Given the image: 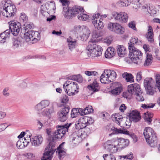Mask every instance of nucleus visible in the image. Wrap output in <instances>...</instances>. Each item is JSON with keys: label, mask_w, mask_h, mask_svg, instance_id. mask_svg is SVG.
<instances>
[{"label": "nucleus", "mask_w": 160, "mask_h": 160, "mask_svg": "<svg viewBox=\"0 0 160 160\" xmlns=\"http://www.w3.org/2000/svg\"><path fill=\"white\" fill-rule=\"evenodd\" d=\"M84 10L83 12H80L79 13H80L78 16V18L80 20L85 21L88 19L89 17L87 14L83 13L84 12Z\"/></svg>", "instance_id": "nucleus-37"}, {"label": "nucleus", "mask_w": 160, "mask_h": 160, "mask_svg": "<svg viewBox=\"0 0 160 160\" xmlns=\"http://www.w3.org/2000/svg\"><path fill=\"white\" fill-rule=\"evenodd\" d=\"M128 92L132 95H134L141 91L140 86L137 83L130 84L128 86Z\"/></svg>", "instance_id": "nucleus-16"}, {"label": "nucleus", "mask_w": 160, "mask_h": 160, "mask_svg": "<svg viewBox=\"0 0 160 160\" xmlns=\"http://www.w3.org/2000/svg\"><path fill=\"white\" fill-rule=\"evenodd\" d=\"M102 157L104 160H116L114 155L111 153L109 154H104Z\"/></svg>", "instance_id": "nucleus-38"}, {"label": "nucleus", "mask_w": 160, "mask_h": 160, "mask_svg": "<svg viewBox=\"0 0 160 160\" xmlns=\"http://www.w3.org/2000/svg\"><path fill=\"white\" fill-rule=\"evenodd\" d=\"M129 116L133 122H137L141 119L139 112L137 110H132L129 113Z\"/></svg>", "instance_id": "nucleus-18"}, {"label": "nucleus", "mask_w": 160, "mask_h": 160, "mask_svg": "<svg viewBox=\"0 0 160 160\" xmlns=\"http://www.w3.org/2000/svg\"><path fill=\"white\" fill-rule=\"evenodd\" d=\"M117 52L118 55L120 57H123L126 53V48L122 45L118 46Z\"/></svg>", "instance_id": "nucleus-31"}, {"label": "nucleus", "mask_w": 160, "mask_h": 160, "mask_svg": "<svg viewBox=\"0 0 160 160\" xmlns=\"http://www.w3.org/2000/svg\"><path fill=\"white\" fill-rule=\"evenodd\" d=\"M28 17L24 13H21L20 16V19L22 20L23 22H26L28 20Z\"/></svg>", "instance_id": "nucleus-54"}, {"label": "nucleus", "mask_w": 160, "mask_h": 160, "mask_svg": "<svg viewBox=\"0 0 160 160\" xmlns=\"http://www.w3.org/2000/svg\"><path fill=\"white\" fill-rule=\"evenodd\" d=\"M112 119L116 123L118 124L119 125H120L121 122L122 120V117L118 113H116L113 115L112 116Z\"/></svg>", "instance_id": "nucleus-29"}, {"label": "nucleus", "mask_w": 160, "mask_h": 160, "mask_svg": "<svg viewBox=\"0 0 160 160\" xmlns=\"http://www.w3.org/2000/svg\"><path fill=\"white\" fill-rule=\"evenodd\" d=\"M156 88V87H148V88L146 89V92L147 94L150 95H153L157 92Z\"/></svg>", "instance_id": "nucleus-35"}, {"label": "nucleus", "mask_w": 160, "mask_h": 160, "mask_svg": "<svg viewBox=\"0 0 160 160\" xmlns=\"http://www.w3.org/2000/svg\"><path fill=\"white\" fill-rule=\"evenodd\" d=\"M93 111V109L91 106H88L85 108L82 111L84 114H88L92 113Z\"/></svg>", "instance_id": "nucleus-40"}, {"label": "nucleus", "mask_w": 160, "mask_h": 160, "mask_svg": "<svg viewBox=\"0 0 160 160\" xmlns=\"http://www.w3.org/2000/svg\"><path fill=\"white\" fill-rule=\"evenodd\" d=\"M43 141V138L41 135H39L32 138L31 140V143L32 146L38 147L41 144Z\"/></svg>", "instance_id": "nucleus-19"}, {"label": "nucleus", "mask_w": 160, "mask_h": 160, "mask_svg": "<svg viewBox=\"0 0 160 160\" xmlns=\"http://www.w3.org/2000/svg\"><path fill=\"white\" fill-rule=\"evenodd\" d=\"M123 78H125L127 82H134L133 77L131 74H129L127 72H124L122 75Z\"/></svg>", "instance_id": "nucleus-36"}, {"label": "nucleus", "mask_w": 160, "mask_h": 160, "mask_svg": "<svg viewBox=\"0 0 160 160\" xmlns=\"http://www.w3.org/2000/svg\"><path fill=\"white\" fill-rule=\"evenodd\" d=\"M69 101V98L68 96L66 95H63L61 99V102L62 103L66 104Z\"/></svg>", "instance_id": "nucleus-53"}, {"label": "nucleus", "mask_w": 160, "mask_h": 160, "mask_svg": "<svg viewBox=\"0 0 160 160\" xmlns=\"http://www.w3.org/2000/svg\"><path fill=\"white\" fill-rule=\"evenodd\" d=\"M133 139L134 142H136L138 140L137 137L133 133H131L128 134Z\"/></svg>", "instance_id": "nucleus-61"}, {"label": "nucleus", "mask_w": 160, "mask_h": 160, "mask_svg": "<svg viewBox=\"0 0 160 160\" xmlns=\"http://www.w3.org/2000/svg\"><path fill=\"white\" fill-rule=\"evenodd\" d=\"M16 146L18 148H24V145L21 140H19L17 142Z\"/></svg>", "instance_id": "nucleus-58"}, {"label": "nucleus", "mask_w": 160, "mask_h": 160, "mask_svg": "<svg viewBox=\"0 0 160 160\" xmlns=\"http://www.w3.org/2000/svg\"><path fill=\"white\" fill-rule=\"evenodd\" d=\"M10 31L8 30L0 34V42L4 43L5 42L6 40L10 36Z\"/></svg>", "instance_id": "nucleus-26"}, {"label": "nucleus", "mask_w": 160, "mask_h": 160, "mask_svg": "<svg viewBox=\"0 0 160 160\" xmlns=\"http://www.w3.org/2000/svg\"><path fill=\"white\" fill-rule=\"evenodd\" d=\"M54 146H52V143L50 142L45 149V152L44 153L42 158L41 160H51L53 154L55 152L56 149L54 148Z\"/></svg>", "instance_id": "nucleus-10"}, {"label": "nucleus", "mask_w": 160, "mask_h": 160, "mask_svg": "<svg viewBox=\"0 0 160 160\" xmlns=\"http://www.w3.org/2000/svg\"><path fill=\"white\" fill-rule=\"evenodd\" d=\"M26 132L25 135V137L24 138V141L26 140H30L31 141L32 139H31V137L32 134L31 133H29L27 131H26Z\"/></svg>", "instance_id": "nucleus-52"}, {"label": "nucleus", "mask_w": 160, "mask_h": 160, "mask_svg": "<svg viewBox=\"0 0 160 160\" xmlns=\"http://www.w3.org/2000/svg\"><path fill=\"white\" fill-rule=\"evenodd\" d=\"M153 116V113L148 112L144 113L143 118L145 121L146 122L148 125H150L151 124L152 121V118Z\"/></svg>", "instance_id": "nucleus-25"}, {"label": "nucleus", "mask_w": 160, "mask_h": 160, "mask_svg": "<svg viewBox=\"0 0 160 160\" xmlns=\"http://www.w3.org/2000/svg\"><path fill=\"white\" fill-rule=\"evenodd\" d=\"M156 87H157L159 92H160V75L157 74L156 76Z\"/></svg>", "instance_id": "nucleus-44"}, {"label": "nucleus", "mask_w": 160, "mask_h": 160, "mask_svg": "<svg viewBox=\"0 0 160 160\" xmlns=\"http://www.w3.org/2000/svg\"><path fill=\"white\" fill-rule=\"evenodd\" d=\"M29 34L30 35H28V37H26L24 38L26 42H28L30 41H33L35 40H38L39 39L40 34L38 32L31 31Z\"/></svg>", "instance_id": "nucleus-17"}, {"label": "nucleus", "mask_w": 160, "mask_h": 160, "mask_svg": "<svg viewBox=\"0 0 160 160\" xmlns=\"http://www.w3.org/2000/svg\"><path fill=\"white\" fill-rule=\"evenodd\" d=\"M40 103L43 108L48 106L49 103V101L46 100L42 101Z\"/></svg>", "instance_id": "nucleus-56"}, {"label": "nucleus", "mask_w": 160, "mask_h": 160, "mask_svg": "<svg viewBox=\"0 0 160 160\" xmlns=\"http://www.w3.org/2000/svg\"><path fill=\"white\" fill-rule=\"evenodd\" d=\"M101 36V34L99 32H98L96 31H94L92 33V39H94L98 40L96 38L100 37Z\"/></svg>", "instance_id": "nucleus-49"}, {"label": "nucleus", "mask_w": 160, "mask_h": 160, "mask_svg": "<svg viewBox=\"0 0 160 160\" xmlns=\"http://www.w3.org/2000/svg\"><path fill=\"white\" fill-rule=\"evenodd\" d=\"M133 4L132 7L133 8L137 9L140 7V0H133Z\"/></svg>", "instance_id": "nucleus-48"}, {"label": "nucleus", "mask_w": 160, "mask_h": 160, "mask_svg": "<svg viewBox=\"0 0 160 160\" xmlns=\"http://www.w3.org/2000/svg\"><path fill=\"white\" fill-rule=\"evenodd\" d=\"M133 96L138 102H142L144 100V98L141 91L139 92V93H138Z\"/></svg>", "instance_id": "nucleus-41"}, {"label": "nucleus", "mask_w": 160, "mask_h": 160, "mask_svg": "<svg viewBox=\"0 0 160 160\" xmlns=\"http://www.w3.org/2000/svg\"><path fill=\"white\" fill-rule=\"evenodd\" d=\"M142 73L141 72H139L137 73L136 76V80L137 81L139 82L140 81L142 78Z\"/></svg>", "instance_id": "nucleus-60"}, {"label": "nucleus", "mask_w": 160, "mask_h": 160, "mask_svg": "<svg viewBox=\"0 0 160 160\" xmlns=\"http://www.w3.org/2000/svg\"><path fill=\"white\" fill-rule=\"evenodd\" d=\"M117 140L114 139L107 141L103 144L104 148L111 153L116 152L118 149V147L115 144Z\"/></svg>", "instance_id": "nucleus-7"}, {"label": "nucleus", "mask_w": 160, "mask_h": 160, "mask_svg": "<svg viewBox=\"0 0 160 160\" xmlns=\"http://www.w3.org/2000/svg\"><path fill=\"white\" fill-rule=\"evenodd\" d=\"M114 23L110 22L108 24V28L110 31H113L114 27Z\"/></svg>", "instance_id": "nucleus-59"}, {"label": "nucleus", "mask_w": 160, "mask_h": 160, "mask_svg": "<svg viewBox=\"0 0 160 160\" xmlns=\"http://www.w3.org/2000/svg\"><path fill=\"white\" fill-rule=\"evenodd\" d=\"M118 134H124L126 135L129 134V132L125 129H122L121 128L118 129Z\"/></svg>", "instance_id": "nucleus-55"}, {"label": "nucleus", "mask_w": 160, "mask_h": 160, "mask_svg": "<svg viewBox=\"0 0 160 160\" xmlns=\"http://www.w3.org/2000/svg\"><path fill=\"white\" fill-rule=\"evenodd\" d=\"M62 3L63 10L62 14L67 19H72L75 17L80 12H83V8L80 6H74L72 7H69V2L67 0H59Z\"/></svg>", "instance_id": "nucleus-2"}, {"label": "nucleus", "mask_w": 160, "mask_h": 160, "mask_svg": "<svg viewBox=\"0 0 160 160\" xmlns=\"http://www.w3.org/2000/svg\"><path fill=\"white\" fill-rule=\"evenodd\" d=\"M71 39L72 38L70 37L67 39V41L69 43L68 45L69 48L71 50L74 48L76 44V42L75 40H74V41H70V39Z\"/></svg>", "instance_id": "nucleus-39"}, {"label": "nucleus", "mask_w": 160, "mask_h": 160, "mask_svg": "<svg viewBox=\"0 0 160 160\" xmlns=\"http://www.w3.org/2000/svg\"><path fill=\"white\" fill-rule=\"evenodd\" d=\"M126 108L127 107L124 104H122L119 107V110L121 112H124Z\"/></svg>", "instance_id": "nucleus-63"}, {"label": "nucleus", "mask_w": 160, "mask_h": 160, "mask_svg": "<svg viewBox=\"0 0 160 160\" xmlns=\"http://www.w3.org/2000/svg\"><path fill=\"white\" fill-rule=\"evenodd\" d=\"M115 53V50L113 47H109L107 49L105 54L107 58H111L114 56Z\"/></svg>", "instance_id": "nucleus-24"}, {"label": "nucleus", "mask_w": 160, "mask_h": 160, "mask_svg": "<svg viewBox=\"0 0 160 160\" xmlns=\"http://www.w3.org/2000/svg\"><path fill=\"white\" fill-rule=\"evenodd\" d=\"M78 110L76 108H73L71 111V117L73 118L76 117L78 113Z\"/></svg>", "instance_id": "nucleus-46"}, {"label": "nucleus", "mask_w": 160, "mask_h": 160, "mask_svg": "<svg viewBox=\"0 0 160 160\" xmlns=\"http://www.w3.org/2000/svg\"><path fill=\"white\" fill-rule=\"evenodd\" d=\"M129 43L134 45H140L141 43V41L136 37H132L130 39Z\"/></svg>", "instance_id": "nucleus-42"}, {"label": "nucleus", "mask_w": 160, "mask_h": 160, "mask_svg": "<svg viewBox=\"0 0 160 160\" xmlns=\"http://www.w3.org/2000/svg\"><path fill=\"white\" fill-rule=\"evenodd\" d=\"M118 145L120 146L121 148H123L127 146L129 144V141L128 139L124 138H119L117 141Z\"/></svg>", "instance_id": "nucleus-27"}, {"label": "nucleus", "mask_w": 160, "mask_h": 160, "mask_svg": "<svg viewBox=\"0 0 160 160\" xmlns=\"http://www.w3.org/2000/svg\"><path fill=\"white\" fill-rule=\"evenodd\" d=\"M69 107H65L58 114V119L61 122H64L67 119L69 112Z\"/></svg>", "instance_id": "nucleus-14"}, {"label": "nucleus", "mask_w": 160, "mask_h": 160, "mask_svg": "<svg viewBox=\"0 0 160 160\" xmlns=\"http://www.w3.org/2000/svg\"><path fill=\"white\" fill-rule=\"evenodd\" d=\"M71 124L70 123L68 125H65L57 126V128H58L54 132L53 134V138L58 139H62L68 131V128Z\"/></svg>", "instance_id": "nucleus-8"}, {"label": "nucleus", "mask_w": 160, "mask_h": 160, "mask_svg": "<svg viewBox=\"0 0 160 160\" xmlns=\"http://www.w3.org/2000/svg\"><path fill=\"white\" fill-rule=\"evenodd\" d=\"M93 122V120L90 117L85 116L80 118L76 122V128L78 130L73 132L72 135V141L75 140L77 141L79 138H84L83 136L84 134H82V129L84 128L87 126L92 124Z\"/></svg>", "instance_id": "nucleus-1"}, {"label": "nucleus", "mask_w": 160, "mask_h": 160, "mask_svg": "<svg viewBox=\"0 0 160 160\" xmlns=\"http://www.w3.org/2000/svg\"><path fill=\"white\" fill-rule=\"evenodd\" d=\"M98 84L96 80H94L93 83L88 87V88L93 92L98 91Z\"/></svg>", "instance_id": "nucleus-32"}, {"label": "nucleus", "mask_w": 160, "mask_h": 160, "mask_svg": "<svg viewBox=\"0 0 160 160\" xmlns=\"http://www.w3.org/2000/svg\"><path fill=\"white\" fill-rule=\"evenodd\" d=\"M154 83V80L152 78H147L144 81V86L145 89H147L148 87H152Z\"/></svg>", "instance_id": "nucleus-28"}, {"label": "nucleus", "mask_w": 160, "mask_h": 160, "mask_svg": "<svg viewBox=\"0 0 160 160\" xmlns=\"http://www.w3.org/2000/svg\"><path fill=\"white\" fill-rule=\"evenodd\" d=\"M142 54L141 52L138 49L134 51L129 53V57L133 62L139 64L141 62L142 59Z\"/></svg>", "instance_id": "nucleus-11"}, {"label": "nucleus", "mask_w": 160, "mask_h": 160, "mask_svg": "<svg viewBox=\"0 0 160 160\" xmlns=\"http://www.w3.org/2000/svg\"><path fill=\"white\" fill-rule=\"evenodd\" d=\"M10 29L14 36L18 35L21 28V23L18 22L12 21L9 22Z\"/></svg>", "instance_id": "nucleus-12"}, {"label": "nucleus", "mask_w": 160, "mask_h": 160, "mask_svg": "<svg viewBox=\"0 0 160 160\" xmlns=\"http://www.w3.org/2000/svg\"><path fill=\"white\" fill-rule=\"evenodd\" d=\"M132 2V0H120L119 4L121 6H128L130 5Z\"/></svg>", "instance_id": "nucleus-43"}, {"label": "nucleus", "mask_w": 160, "mask_h": 160, "mask_svg": "<svg viewBox=\"0 0 160 160\" xmlns=\"http://www.w3.org/2000/svg\"><path fill=\"white\" fill-rule=\"evenodd\" d=\"M136 22L134 21H132L130 22L128 24V27L133 30L137 31V28L136 27Z\"/></svg>", "instance_id": "nucleus-47"}, {"label": "nucleus", "mask_w": 160, "mask_h": 160, "mask_svg": "<svg viewBox=\"0 0 160 160\" xmlns=\"http://www.w3.org/2000/svg\"><path fill=\"white\" fill-rule=\"evenodd\" d=\"M106 70H104L103 72L100 77V81L102 83L106 84L109 83L111 82L108 76Z\"/></svg>", "instance_id": "nucleus-22"}, {"label": "nucleus", "mask_w": 160, "mask_h": 160, "mask_svg": "<svg viewBox=\"0 0 160 160\" xmlns=\"http://www.w3.org/2000/svg\"><path fill=\"white\" fill-rule=\"evenodd\" d=\"M153 58L151 54L147 53L146 60L144 63V66H148L152 63Z\"/></svg>", "instance_id": "nucleus-33"}, {"label": "nucleus", "mask_w": 160, "mask_h": 160, "mask_svg": "<svg viewBox=\"0 0 160 160\" xmlns=\"http://www.w3.org/2000/svg\"><path fill=\"white\" fill-rule=\"evenodd\" d=\"M128 49L129 51V53L131 52L134 51L138 49L137 48H136L134 45H135L131 44V43H128Z\"/></svg>", "instance_id": "nucleus-50"}, {"label": "nucleus", "mask_w": 160, "mask_h": 160, "mask_svg": "<svg viewBox=\"0 0 160 160\" xmlns=\"http://www.w3.org/2000/svg\"><path fill=\"white\" fill-rule=\"evenodd\" d=\"M121 158H123L124 159H132L133 158V154L132 152H130L129 154L126 155L120 156Z\"/></svg>", "instance_id": "nucleus-51"}, {"label": "nucleus", "mask_w": 160, "mask_h": 160, "mask_svg": "<svg viewBox=\"0 0 160 160\" xmlns=\"http://www.w3.org/2000/svg\"><path fill=\"white\" fill-rule=\"evenodd\" d=\"M148 31L146 34L147 38L149 42H152L154 41V34L152 28L151 26H148Z\"/></svg>", "instance_id": "nucleus-21"}, {"label": "nucleus", "mask_w": 160, "mask_h": 160, "mask_svg": "<svg viewBox=\"0 0 160 160\" xmlns=\"http://www.w3.org/2000/svg\"><path fill=\"white\" fill-rule=\"evenodd\" d=\"M24 28L25 30V33L24 34V38L26 37H28V35H30L29 33L31 31L30 30L32 28V26L30 24H27L24 25Z\"/></svg>", "instance_id": "nucleus-34"}, {"label": "nucleus", "mask_w": 160, "mask_h": 160, "mask_svg": "<svg viewBox=\"0 0 160 160\" xmlns=\"http://www.w3.org/2000/svg\"><path fill=\"white\" fill-rule=\"evenodd\" d=\"M102 16L100 14L98 13L93 14L92 19V23L96 28L99 30L102 29L104 24L102 22Z\"/></svg>", "instance_id": "nucleus-9"}, {"label": "nucleus", "mask_w": 160, "mask_h": 160, "mask_svg": "<svg viewBox=\"0 0 160 160\" xmlns=\"http://www.w3.org/2000/svg\"><path fill=\"white\" fill-rule=\"evenodd\" d=\"M21 42L18 39H14L13 42V46L15 48L19 47V46H21Z\"/></svg>", "instance_id": "nucleus-57"}, {"label": "nucleus", "mask_w": 160, "mask_h": 160, "mask_svg": "<svg viewBox=\"0 0 160 160\" xmlns=\"http://www.w3.org/2000/svg\"><path fill=\"white\" fill-rule=\"evenodd\" d=\"M128 15L126 13L124 12H121L116 13L114 19L115 20L120 22L125 23L128 21Z\"/></svg>", "instance_id": "nucleus-15"}, {"label": "nucleus", "mask_w": 160, "mask_h": 160, "mask_svg": "<svg viewBox=\"0 0 160 160\" xmlns=\"http://www.w3.org/2000/svg\"><path fill=\"white\" fill-rule=\"evenodd\" d=\"M111 93L116 95H119L123 90L122 85L118 82H113L111 86Z\"/></svg>", "instance_id": "nucleus-13"}, {"label": "nucleus", "mask_w": 160, "mask_h": 160, "mask_svg": "<svg viewBox=\"0 0 160 160\" xmlns=\"http://www.w3.org/2000/svg\"><path fill=\"white\" fill-rule=\"evenodd\" d=\"M113 31L118 34H123L125 32L124 28L117 23H114Z\"/></svg>", "instance_id": "nucleus-23"}, {"label": "nucleus", "mask_w": 160, "mask_h": 160, "mask_svg": "<svg viewBox=\"0 0 160 160\" xmlns=\"http://www.w3.org/2000/svg\"><path fill=\"white\" fill-rule=\"evenodd\" d=\"M97 42V40L91 39L86 47V49L89 52L90 56L93 57H99L102 54L103 49L100 45L96 43Z\"/></svg>", "instance_id": "nucleus-3"}, {"label": "nucleus", "mask_w": 160, "mask_h": 160, "mask_svg": "<svg viewBox=\"0 0 160 160\" xmlns=\"http://www.w3.org/2000/svg\"><path fill=\"white\" fill-rule=\"evenodd\" d=\"M17 11L15 6L9 1L5 2L2 12V15L6 17H13Z\"/></svg>", "instance_id": "nucleus-5"}, {"label": "nucleus", "mask_w": 160, "mask_h": 160, "mask_svg": "<svg viewBox=\"0 0 160 160\" xmlns=\"http://www.w3.org/2000/svg\"><path fill=\"white\" fill-rule=\"evenodd\" d=\"M143 48L145 52H150V48L149 45L146 44H144L143 46Z\"/></svg>", "instance_id": "nucleus-64"}, {"label": "nucleus", "mask_w": 160, "mask_h": 160, "mask_svg": "<svg viewBox=\"0 0 160 160\" xmlns=\"http://www.w3.org/2000/svg\"><path fill=\"white\" fill-rule=\"evenodd\" d=\"M85 73L87 75L90 76L92 75H95L97 73V72L95 71L91 72L89 71H86L85 72Z\"/></svg>", "instance_id": "nucleus-62"}, {"label": "nucleus", "mask_w": 160, "mask_h": 160, "mask_svg": "<svg viewBox=\"0 0 160 160\" xmlns=\"http://www.w3.org/2000/svg\"><path fill=\"white\" fill-rule=\"evenodd\" d=\"M66 93L69 96H73L77 93L78 88L77 83L74 82L67 81L63 85Z\"/></svg>", "instance_id": "nucleus-6"}, {"label": "nucleus", "mask_w": 160, "mask_h": 160, "mask_svg": "<svg viewBox=\"0 0 160 160\" xmlns=\"http://www.w3.org/2000/svg\"><path fill=\"white\" fill-rule=\"evenodd\" d=\"M64 143L63 142L57 148V151H56V153H58L59 158L60 159L62 158L66 154V150L64 148L63 145Z\"/></svg>", "instance_id": "nucleus-20"}, {"label": "nucleus", "mask_w": 160, "mask_h": 160, "mask_svg": "<svg viewBox=\"0 0 160 160\" xmlns=\"http://www.w3.org/2000/svg\"><path fill=\"white\" fill-rule=\"evenodd\" d=\"M107 73H108V76L111 82L115 80L116 78L117 74L116 72L113 70H106Z\"/></svg>", "instance_id": "nucleus-30"}, {"label": "nucleus", "mask_w": 160, "mask_h": 160, "mask_svg": "<svg viewBox=\"0 0 160 160\" xmlns=\"http://www.w3.org/2000/svg\"><path fill=\"white\" fill-rule=\"evenodd\" d=\"M155 104L153 103L142 104L141 105V107L144 109L152 108L155 106Z\"/></svg>", "instance_id": "nucleus-45"}, {"label": "nucleus", "mask_w": 160, "mask_h": 160, "mask_svg": "<svg viewBox=\"0 0 160 160\" xmlns=\"http://www.w3.org/2000/svg\"><path fill=\"white\" fill-rule=\"evenodd\" d=\"M144 136L147 142L151 147L154 146L157 140L156 134L151 128L145 127L143 131Z\"/></svg>", "instance_id": "nucleus-4"}]
</instances>
